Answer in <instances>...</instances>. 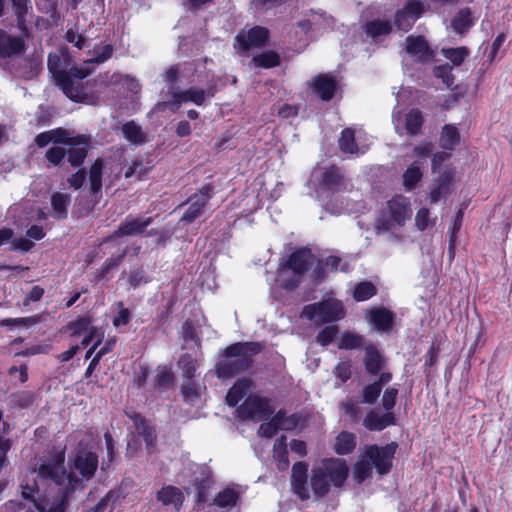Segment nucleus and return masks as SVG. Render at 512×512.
I'll list each match as a JSON object with an SVG mask.
<instances>
[{"instance_id":"f257e3e1","label":"nucleus","mask_w":512,"mask_h":512,"mask_svg":"<svg viewBox=\"0 0 512 512\" xmlns=\"http://www.w3.org/2000/svg\"><path fill=\"white\" fill-rule=\"evenodd\" d=\"M65 453L57 452L34 468L22 483V495L31 499L38 512H66L71 495L81 487L64 467Z\"/></svg>"},{"instance_id":"f03ea898","label":"nucleus","mask_w":512,"mask_h":512,"mask_svg":"<svg viewBox=\"0 0 512 512\" xmlns=\"http://www.w3.org/2000/svg\"><path fill=\"white\" fill-rule=\"evenodd\" d=\"M348 471L345 460L339 458L324 459L313 465L309 473L306 463L297 462L292 467L291 487L301 500L322 498L331 487L338 488L344 484Z\"/></svg>"},{"instance_id":"7ed1b4c3","label":"nucleus","mask_w":512,"mask_h":512,"mask_svg":"<svg viewBox=\"0 0 512 512\" xmlns=\"http://www.w3.org/2000/svg\"><path fill=\"white\" fill-rule=\"evenodd\" d=\"M71 63L72 59L67 48H60L48 55V70L63 93L73 101L93 103L94 97L85 91L82 79H78L72 73L73 69L79 66H71Z\"/></svg>"},{"instance_id":"20e7f679","label":"nucleus","mask_w":512,"mask_h":512,"mask_svg":"<svg viewBox=\"0 0 512 512\" xmlns=\"http://www.w3.org/2000/svg\"><path fill=\"white\" fill-rule=\"evenodd\" d=\"M261 350V345L253 342H238L225 349V357L216 364L218 378L229 379L247 370L251 357Z\"/></svg>"},{"instance_id":"39448f33","label":"nucleus","mask_w":512,"mask_h":512,"mask_svg":"<svg viewBox=\"0 0 512 512\" xmlns=\"http://www.w3.org/2000/svg\"><path fill=\"white\" fill-rule=\"evenodd\" d=\"M314 255L308 249L292 253L278 269V281L286 289H293L301 282V276L313 265Z\"/></svg>"},{"instance_id":"423d86ee","label":"nucleus","mask_w":512,"mask_h":512,"mask_svg":"<svg viewBox=\"0 0 512 512\" xmlns=\"http://www.w3.org/2000/svg\"><path fill=\"white\" fill-rule=\"evenodd\" d=\"M214 96L212 89L204 90L197 87H190L184 90L168 91L163 95V100L158 102L153 111L170 110L172 112L178 111L180 106L184 103H193L196 106H203L208 98Z\"/></svg>"},{"instance_id":"0eeeda50","label":"nucleus","mask_w":512,"mask_h":512,"mask_svg":"<svg viewBox=\"0 0 512 512\" xmlns=\"http://www.w3.org/2000/svg\"><path fill=\"white\" fill-rule=\"evenodd\" d=\"M412 216V209L408 198L396 195L387 202V209L378 221L379 231H391L402 227Z\"/></svg>"},{"instance_id":"6e6552de","label":"nucleus","mask_w":512,"mask_h":512,"mask_svg":"<svg viewBox=\"0 0 512 512\" xmlns=\"http://www.w3.org/2000/svg\"><path fill=\"white\" fill-rule=\"evenodd\" d=\"M301 316L316 324H323L342 319L345 316V310L339 300L331 298L323 302L306 305Z\"/></svg>"},{"instance_id":"1a4fd4ad","label":"nucleus","mask_w":512,"mask_h":512,"mask_svg":"<svg viewBox=\"0 0 512 512\" xmlns=\"http://www.w3.org/2000/svg\"><path fill=\"white\" fill-rule=\"evenodd\" d=\"M311 180L319 193L333 194L347 189L348 185L336 167H317L311 173Z\"/></svg>"},{"instance_id":"9d476101","label":"nucleus","mask_w":512,"mask_h":512,"mask_svg":"<svg viewBox=\"0 0 512 512\" xmlns=\"http://www.w3.org/2000/svg\"><path fill=\"white\" fill-rule=\"evenodd\" d=\"M396 448L397 444L394 442L384 447L371 445L366 448L365 456L372 462L378 473L386 474L391 469Z\"/></svg>"},{"instance_id":"9b49d317","label":"nucleus","mask_w":512,"mask_h":512,"mask_svg":"<svg viewBox=\"0 0 512 512\" xmlns=\"http://www.w3.org/2000/svg\"><path fill=\"white\" fill-rule=\"evenodd\" d=\"M269 401L258 396H249L236 410L241 419L261 420L271 413Z\"/></svg>"},{"instance_id":"f8f14e48","label":"nucleus","mask_w":512,"mask_h":512,"mask_svg":"<svg viewBox=\"0 0 512 512\" xmlns=\"http://www.w3.org/2000/svg\"><path fill=\"white\" fill-rule=\"evenodd\" d=\"M423 12L424 6L421 0H408L405 6L396 13L395 24L398 29L407 31Z\"/></svg>"},{"instance_id":"ddd939ff","label":"nucleus","mask_w":512,"mask_h":512,"mask_svg":"<svg viewBox=\"0 0 512 512\" xmlns=\"http://www.w3.org/2000/svg\"><path fill=\"white\" fill-rule=\"evenodd\" d=\"M423 12L424 6L421 0H408L405 6L396 13L395 24L398 29L407 31Z\"/></svg>"},{"instance_id":"4468645a","label":"nucleus","mask_w":512,"mask_h":512,"mask_svg":"<svg viewBox=\"0 0 512 512\" xmlns=\"http://www.w3.org/2000/svg\"><path fill=\"white\" fill-rule=\"evenodd\" d=\"M73 467L81 475V478L75 477L81 481V487L79 489H82L84 487L83 482L88 481L94 476L98 467V457L93 452L80 451L73 461Z\"/></svg>"},{"instance_id":"2eb2a0df","label":"nucleus","mask_w":512,"mask_h":512,"mask_svg":"<svg viewBox=\"0 0 512 512\" xmlns=\"http://www.w3.org/2000/svg\"><path fill=\"white\" fill-rule=\"evenodd\" d=\"M210 197H211V187L210 186L202 187L198 193L192 195L189 198V207L185 211L181 220L185 221L187 223L193 222L196 218H198L201 215L202 210L208 203Z\"/></svg>"},{"instance_id":"dca6fc26","label":"nucleus","mask_w":512,"mask_h":512,"mask_svg":"<svg viewBox=\"0 0 512 512\" xmlns=\"http://www.w3.org/2000/svg\"><path fill=\"white\" fill-rule=\"evenodd\" d=\"M113 54V46L107 44L101 48V51L95 57L84 61L79 68L73 69L74 75L78 79H84L95 70V64L103 63L111 58Z\"/></svg>"},{"instance_id":"f3484780","label":"nucleus","mask_w":512,"mask_h":512,"mask_svg":"<svg viewBox=\"0 0 512 512\" xmlns=\"http://www.w3.org/2000/svg\"><path fill=\"white\" fill-rule=\"evenodd\" d=\"M406 52L417 61H428L433 57L427 41L422 36H409L406 39Z\"/></svg>"},{"instance_id":"a211bd4d","label":"nucleus","mask_w":512,"mask_h":512,"mask_svg":"<svg viewBox=\"0 0 512 512\" xmlns=\"http://www.w3.org/2000/svg\"><path fill=\"white\" fill-rule=\"evenodd\" d=\"M269 32L264 27L256 26L251 28L248 32L241 31L236 40L243 50L250 47H256L264 44L268 38Z\"/></svg>"},{"instance_id":"6ab92c4d","label":"nucleus","mask_w":512,"mask_h":512,"mask_svg":"<svg viewBox=\"0 0 512 512\" xmlns=\"http://www.w3.org/2000/svg\"><path fill=\"white\" fill-rule=\"evenodd\" d=\"M71 141L70 143H64L69 146L66 152L68 161L74 167L80 166L87 156V140L84 136L79 138L71 136Z\"/></svg>"},{"instance_id":"aec40b11","label":"nucleus","mask_w":512,"mask_h":512,"mask_svg":"<svg viewBox=\"0 0 512 512\" xmlns=\"http://www.w3.org/2000/svg\"><path fill=\"white\" fill-rule=\"evenodd\" d=\"M395 416L392 412L381 414L373 410L363 420L365 428L371 431H381L389 425L394 424Z\"/></svg>"},{"instance_id":"412c9836","label":"nucleus","mask_w":512,"mask_h":512,"mask_svg":"<svg viewBox=\"0 0 512 512\" xmlns=\"http://www.w3.org/2000/svg\"><path fill=\"white\" fill-rule=\"evenodd\" d=\"M152 219L148 218H128L126 219L115 232V236H133L142 233L145 228L150 225Z\"/></svg>"},{"instance_id":"4be33fe9","label":"nucleus","mask_w":512,"mask_h":512,"mask_svg":"<svg viewBox=\"0 0 512 512\" xmlns=\"http://www.w3.org/2000/svg\"><path fill=\"white\" fill-rule=\"evenodd\" d=\"M68 142H72L71 135L68 131L63 130L61 128L40 133L35 138V143L39 147H45L49 143H53L54 145Z\"/></svg>"},{"instance_id":"5701e85b","label":"nucleus","mask_w":512,"mask_h":512,"mask_svg":"<svg viewBox=\"0 0 512 512\" xmlns=\"http://www.w3.org/2000/svg\"><path fill=\"white\" fill-rule=\"evenodd\" d=\"M23 49L24 43L20 37L9 36L0 29V56L16 55L21 53Z\"/></svg>"},{"instance_id":"b1692460","label":"nucleus","mask_w":512,"mask_h":512,"mask_svg":"<svg viewBox=\"0 0 512 512\" xmlns=\"http://www.w3.org/2000/svg\"><path fill=\"white\" fill-rule=\"evenodd\" d=\"M368 321L378 331H386L391 328L393 314L383 308L371 310L368 313Z\"/></svg>"},{"instance_id":"393cba45","label":"nucleus","mask_w":512,"mask_h":512,"mask_svg":"<svg viewBox=\"0 0 512 512\" xmlns=\"http://www.w3.org/2000/svg\"><path fill=\"white\" fill-rule=\"evenodd\" d=\"M136 433L138 436L142 437L144 442L146 443L147 449L151 450L154 447V442L156 440V433L152 426H150L145 419H143L139 415H134L132 417Z\"/></svg>"},{"instance_id":"a878e982","label":"nucleus","mask_w":512,"mask_h":512,"mask_svg":"<svg viewBox=\"0 0 512 512\" xmlns=\"http://www.w3.org/2000/svg\"><path fill=\"white\" fill-rule=\"evenodd\" d=\"M335 87V81L328 75H319L313 82L315 93L325 101H328L333 97Z\"/></svg>"},{"instance_id":"bb28decb","label":"nucleus","mask_w":512,"mask_h":512,"mask_svg":"<svg viewBox=\"0 0 512 512\" xmlns=\"http://www.w3.org/2000/svg\"><path fill=\"white\" fill-rule=\"evenodd\" d=\"M364 364L369 373L377 374L382 370L385 359L374 346L368 345L365 348Z\"/></svg>"},{"instance_id":"cd10ccee","label":"nucleus","mask_w":512,"mask_h":512,"mask_svg":"<svg viewBox=\"0 0 512 512\" xmlns=\"http://www.w3.org/2000/svg\"><path fill=\"white\" fill-rule=\"evenodd\" d=\"M251 381L247 378L239 379L226 395V402L230 406H235L251 389Z\"/></svg>"},{"instance_id":"c85d7f7f","label":"nucleus","mask_w":512,"mask_h":512,"mask_svg":"<svg viewBox=\"0 0 512 512\" xmlns=\"http://www.w3.org/2000/svg\"><path fill=\"white\" fill-rule=\"evenodd\" d=\"M157 498L164 505H172L176 510H179L183 502V495L181 491L173 486L162 488L158 492Z\"/></svg>"},{"instance_id":"c756f323","label":"nucleus","mask_w":512,"mask_h":512,"mask_svg":"<svg viewBox=\"0 0 512 512\" xmlns=\"http://www.w3.org/2000/svg\"><path fill=\"white\" fill-rule=\"evenodd\" d=\"M122 133L127 141L132 144H142L146 141V134L141 126L134 121L125 123L122 128Z\"/></svg>"},{"instance_id":"7c9ffc66","label":"nucleus","mask_w":512,"mask_h":512,"mask_svg":"<svg viewBox=\"0 0 512 512\" xmlns=\"http://www.w3.org/2000/svg\"><path fill=\"white\" fill-rule=\"evenodd\" d=\"M356 436L350 432H341L335 440L334 450L339 455H345L354 450Z\"/></svg>"},{"instance_id":"2f4dec72","label":"nucleus","mask_w":512,"mask_h":512,"mask_svg":"<svg viewBox=\"0 0 512 512\" xmlns=\"http://www.w3.org/2000/svg\"><path fill=\"white\" fill-rule=\"evenodd\" d=\"M460 141V135L457 128L447 124L442 128L440 135V146L446 150H453Z\"/></svg>"},{"instance_id":"473e14b6","label":"nucleus","mask_w":512,"mask_h":512,"mask_svg":"<svg viewBox=\"0 0 512 512\" xmlns=\"http://www.w3.org/2000/svg\"><path fill=\"white\" fill-rule=\"evenodd\" d=\"M104 162L101 159H97L90 167L89 171V186L90 191L93 194H97L102 188V175H103Z\"/></svg>"},{"instance_id":"72a5a7b5","label":"nucleus","mask_w":512,"mask_h":512,"mask_svg":"<svg viewBox=\"0 0 512 512\" xmlns=\"http://www.w3.org/2000/svg\"><path fill=\"white\" fill-rule=\"evenodd\" d=\"M70 202L68 194L56 192L51 196V206L53 209V216L58 219L66 218L67 206Z\"/></svg>"},{"instance_id":"f704fd0d","label":"nucleus","mask_w":512,"mask_h":512,"mask_svg":"<svg viewBox=\"0 0 512 512\" xmlns=\"http://www.w3.org/2000/svg\"><path fill=\"white\" fill-rule=\"evenodd\" d=\"M273 457L277 461L278 469L284 470L289 466L287 457L286 437L282 436L276 439L273 447Z\"/></svg>"},{"instance_id":"c9c22d12","label":"nucleus","mask_w":512,"mask_h":512,"mask_svg":"<svg viewBox=\"0 0 512 512\" xmlns=\"http://www.w3.org/2000/svg\"><path fill=\"white\" fill-rule=\"evenodd\" d=\"M14 8V13L17 17V26L18 28L26 33V15L29 9V1L28 0H11Z\"/></svg>"},{"instance_id":"e433bc0d","label":"nucleus","mask_w":512,"mask_h":512,"mask_svg":"<svg viewBox=\"0 0 512 512\" xmlns=\"http://www.w3.org/2000/svg\"><path fill=\"white\" fill-rule=\"evenodd\" d=\"M423 124V117L420 111L411 110L405 116V129L410 135H416Z\"/></svg>"},{"instance_id":"4c0bfd02","label":"nucleus","mask_w":512,"mask_h":512,"mask_svg":"<svg viewBox=\"0 0 512 512\" xmlns=\"http://www.w3.org/2000/svg\"><path fill=\"white\" fill-rule=\"evenodd\" d=\"M365 31L372 38H376L390 33L391 24L385 20H373L366 24Z\"/></svg>"},{"instance_id":"58836bf2","label":"nucleus","mask_w":512,"mask_h":512,"mask_svg":"<svg viewBox=\"0 0 512 512\" xmlns=\"http://www.w3.org/2000/svg\"><path fill=\"white\" fill-rule=\"evenodd\" d=\"M253 63L256 67L261 68H272L274 66L279 65L280 59L279 55L273 51H267L255 55L253 57Z\"/></svg>"},{"instance_id":"ea45409f","label":"nucleus","mask_w":512,"mask_h":512,"mask_svg":"<svg viewBox=\"0 0 512 512\" xmlns=\"http://www.w3.org/2000/svg\"><path fill=\"white\" fill-rule=\"evenodd\" d=\"M472 24L473 19L468 9L461 10L452 21V27L457 33H464Z\"/></svg>"},{"instance_id":"a19ab883","label":"nucleus","mask_w":512,"mask_h":512,"mask_svg":"<svg viewBox=\"0 0 512 512\" xmlns=\"http://www.w3.org/2000/svg\"><path fill=\"white\" fill-rule=\"evenodd\" d=\"M372 468L369 463V459L364 455L360 456L359 460L354 465V478L358 483L363 482L371 474Z\"/></svg>"},{"instance_id":"79ce46f5","label":"nucleus","mask_w":512,"mask_h":512,"mask_svg":"<svg viewBox=\"0 0 512 512\" xmlns=\"http://www.w3.org/2000/svg\"><path fill=\"white\" fill-rule=\"evenodd\" d=\"M422 178V171L419 166L412 164L403 175V185L407 190H412Z\"/></svg>"},{"instance_id":"37998d69","label":"nucleus","mask_w":512,"mask_h":512,"mask_svg":"<svg viewBox=\"0 0 512 512\" xmlns=\"http://www.w3.org/2000/svg\"><path fill=\"white\" fill-rule=\"evenodd\" d=\"M355 134L354 131L350 128H347L342 131L341 137L339 139V147L345 153H356L358 152V148L354 142Z\"/></svg>"},{"instance_id":"c03bdc74","label":"nucleus","mask_w":512,"mask_h":512,"mask_svg":"<svg viewBox=\"0 0 512 512\" xmlns=\"http://www.w3.org/2000/svg\"><path fill=\"white\" fill-rule=\"evenodd\" d=\"M179 367L182 370V377L185 380H192L197 369V361L189 354H184L179 360Z\"/></svg>"},{"instance_id":"a18cd8bd","label":"nucleus","mask_w":512,"mask_h":512,"mask_svg":"<svg viewBox=\"0 0 512 512\" xmlns=\"http://www.w3.org/2000/svg\"><path fill=\"white\" fill-rule=\"evenodd\" d=\"M436 218L431 217L430 211L427 208H421L415 215V225L420 231H424L435 225Z\"/></svg>"},{"instance_id":"49530a36","label":"nucleus","mask_w":512,"mask_h":512,"mask_svg":"<svg viewBox=\"0 0 512 512\" xmlns=\"http://www.w3.org/2000/svg\"><path fill=\"white\" fill-rule=\"evenodd\" d=\"M238 499V494L233 489L226 488L222 492H220L214 502L218 507H233Z\"/></svg>"},{"instance_id":"de8ad7c7","label":"nucleus","mask_w":512,"mask_h":512,"mask_svg":"<svg viewBox=\"0 0 512 512\" xmlns=\"http://www.w3.org/2000/svg\"><path fill=\"white\" fill-rule=\"evenodd\" d=\"M376 293V287L371 282L359 283L353 293L356 301H365Z\"/></svg>"},{"instance_id":"09e8293b","label":"nucleus","mask_w":512,"mask_h":512,"mask_svg":"<svg viewBox=\"0 0 512 512\" xmlns=\"http://www.w3.org/2000/svg\"><path fill=\"white\" fill-rule=\"evenodd\" d=\"M442 52L445 58L451 61L455 66H459L469 53L466 47L443 49Z\"/></svg>"},{"instance_id":"8fccbe9b","label":"nucleus","mask_w":512,"mask_h":512,"mask_svg":"<svg viewBox=\"0 0 512 512\" xmlns=\"http://www.w3.org/2000/svg\"><path fill=\"white\" fill-rule=\"evenodd\" d=\"M275 417L280 430H292L299 423V417L296 414L286 415V413L279 411Z\"/></svg>"},{"instance_id":"3c124183","label":"nucleus","mask_w":512,"mask_h":512,"mask_svg":"<svg viewBox=\"0 0 512 512\" xmlns=\"http://www.w3.org/2000/svg\"><path fill=\"white\" fill-rule=\"evenodd\" d=\"M181 391L186 402L194 404L200 397L197 385L192 380H184Z\"/></svg>"},{"instance_id":"603ef678","label":"nucleus","mask_w":512,"mask_h":512,"mask_svg":"<svg viewBox=\"0 0 512 512\" xmlns=\"http://www.w3.org/2000/svg\"><path fill=\"white\" fill-rule=\"evenodd\" d=\"M361 344V336L354 333L346 332L341 336L338 347L340 349H355L359 347Z\"/></svg>"},{"instance_id":"864d4df0","label":"nucleus","mask_w":512,"mask_h":512,"mask_svg":"<svg viewBox=\"0 0 512 512\" xmlns=\"http://www.w3.org/2000/svg\"><path fill=\"white\" fill-rule=\"evenodd\" d=\"M62 144H54L46 152V159L53 165H58L66 155L67 149Z\"/></svg>"},{"instance_id":"5fc2aeb1","label":"nucleus","mask_w":512,"mask_h":512,"mask_svg":"<svg viewBox=\"0 0 512 512\" xmlns=\"http://www.w3.org/2000/svg\"><path fill=\"white\" fill-rule=\"evenodd\" d=\"M90 324V319L84 317L70 323L68 325V329L72 331L71 336L76 337L84 332H88L91 328H93Z\"/></svg>"},{"instance_id":"6e6d98bb","label":"nucleus","mask_w":512,"mask_h":512,"mask_svg":"<svg viewBox=\"0 0 512 512\" xmlns=\"http://www.w3.org/2000/svg\"><path fill=\"white\" fill-rule=\"evenodd\" d=\"M381 392L380 383H372L363 389V401L369 404L374 403Z\"/></svg>"},{"instance_id":"4d7b16f0","label":"nucleus","mask_w":512,"mask_h":512,"mask_svg":"<svg viewBox=\"0 0 512 512\" xmlns=\"http://www.w3.org/2000/svg\"><path fill=\"white\" fill-rule=\"evenodd\" d=\"M278 422L274 416L269 422L260 425L258 434L262 437L271 438L279 431Z\"/></svg>"},{"instance_id":"13d9d810","label":"nucleus","mask_w":512,"mask_h":512,"mask_svg":"<svg viewBox=\"0 0 512 512\" xmlns=\"http://www.w3.org/2000/svg\"><path fill=\"white\" fill-rule=\"evenodd\" d=\"M39 321V318L37 316H31V317H24V318H8L1 321V325L3 326H17V325H24V326H31L37 324Z\"/></svg>"},{"instance_id":"bf43d9fd","label":"nucleus","mask_w":512,"mask_h":512,"mask_svg":"<svg viewBox=\"0 0 512 512\" xmlns=\"http://www.w3.org/2000/svg\"><path fill=\"white\" fill-rule=\"evenodd\" d=\"M338 329L336 326H327L319 332L317 335V342L321 345L326 346L332 342L336 336Z\"/></svg>"},{"instance_id":"052dcab7","label":"nucleus","mask_w":512,"mask_h":512,"mask_svg":"<svg viewBox=\"0 0 512 512\" xmlns=\"http://www.w3.org/2000/svg\"><path fill=\"white\" fill-rule=\"evenodd\" d=\"M398 395V390L394 387H388L383 394L382 404L383 407L389 411L391 410L396 402V397Z\"/></svg>"},{"instance_id":"680f3d73","label":"nucleus","mask_w":512,"mask_h":512,"mask_svg":"<svg viewBox=\"0 0 512 512\" xmlns=\"http://www.w3.org/2000/svg\"><path fill=\"white\" fill-rule=\"evenodd\" d=\"M462 219H463V212L461 210L458 211L453 226L450 230V241H449V252L450 254L453 253L454 246H455V236L456 233L460 230L462 225Z\"/></svg>"},{"instance_id":"e2e57ef3","label":"nucleus","mask_w":512,"mask_h":512,"mask_svg":"<svg viewBox=\"0 0 512 512\" xmlns=\"http://www.w3.org/2000/svg\"><path fill=\"white\" fill-rule=\"evenodd\" d=\"M438 173L440 174L438 181L447 187H449L456 177V169L451 166H446L444 169L441 168V172Z\"/></svg>"},{"instance_id":"0e129e2a","label":"nucleus","mask_w":512,"mask_h":512,"mask_svg":"<svg viewBox=\"0 0 512 512\" xmlns=\"http://www.w3.org/2000/svg\"><path fill=\"white\" fill-rule=\"evenodd\" d=\"M65 39L78 49L84 48L86 43V38L72 29L67 31Z\"/></svg>"},{"instance_id":"69168bd1","label":"nucleus","mask_w":512,"mask_h":512,"mask_svg":"<svg viewBox=\"0 0 512 512\" xmlns=\"http://www.w3.org/2000/svg\"><path fill=\"white\" fill-rule=\"evenodd\" d=\"M336 376L345 382L351 376V364L349 361L340 362L335 368Z\"/></svg>"},{"instance_id":"338daca9","label":"nucleus","mask_w":512,"mask_h":512,"mask_svg":"<svg viewBox=\"0 0 512 512\" xmlns=\"http://www.w3.org/2000/svg\"><path fill=\"white\" fill-rule=\"evenodd\" d=\"M449 191V187H447L446 185L440 183L438 181V183L431 188L430 190V193H429V199H430V202L431 203H437L441 196L445 193H447Z\"/></svg>"},{"instance_id":"774afa93","label":"nucleus","mask_w":512,"mask_h":512,"mask_svg":"<svg viewBox=\"0 0 512 512\" xmlns=\"http://www.w3.org/2000/svg\"><path fill=\"white\" fill-rule=\"evenodd\" d=\"M179 70L177 66H171L169 69L165 71L163 74L164 80L167 82L169 91H173L175 84L177 83Z\"/></svg>"}]
</instances>
